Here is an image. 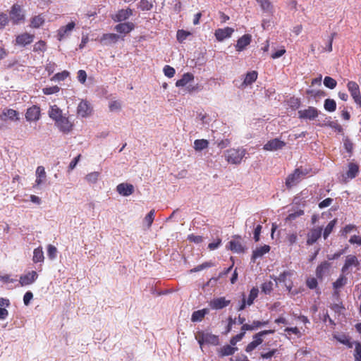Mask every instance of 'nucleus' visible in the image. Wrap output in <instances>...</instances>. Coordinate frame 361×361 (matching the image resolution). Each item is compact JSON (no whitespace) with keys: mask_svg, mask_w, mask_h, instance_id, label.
<instances>
[{"mask_svg":"<svg viewBox=\"0 0 361 361\" xmlns=\"http://www.w3.org/2000/svg\"><path fill=\"white\" fill-rule=\"evenodd\" d=\"M60 90V87L57 85L51 86V87H46L42 89V92L46 95H50L55 93L59 92Z\"/></svg>","mask_w":361,"mask_h":361,"instance_id":"51","label":"nucleus"},{"mask_svg":"<svg viewBox=\"0 0 361 361\" xmlns=\"http://www.w3.org/2000/svg\"><path fill=\"white\" fill-rule=\"evenodd\" d=\"M298 114L299 118L312 121L318 116L319 111L315 107L309 106L306 109L298 111Z\"/></svg>","mask_w":361,"mask_h":361,"instance_id":"8","label":"nucleus"},{"mask_svg":"<svg viewBox=\"0 0 361 361\" xmlns=\"http://www.w3.org/2000/svg\"><path fill=\"white\" fill-rule=\"evenodd\" d=\"M259 290L257 288H252L250 292L248 298L246 300V302L247 305H251L253 304L254 300L258 295Z\"/></svg>","mask_w":361,"mask_h":361,"instance_id":"44","label":"nucleus"},{"mask_svg":"<svg viewBox=\"0 0 361 361\" xmlns=\"http://www.w3.org/2000/svg\"><path fill=\"white\" fill-rule=\"evenodd\" d=\"M209 146V142L207 140L200 139L195 140L194 142V149L196 151H202Z\"/></svg>","mask_w":361,"mask_h":361,"instance_id":"38","label":"nucleus"},{"mask_svg":"<svg viewBox=\"0 0 361 361\" xmlns=\"http://www.w3.org/2000/svg\"><path fill=\"white\" fill-rule=\"evenodd\" d=\"M190 35L189 32L183 30H179L177 32V39L179 42H183Z\"/></svg>","mask_w":361,"mask_h":361,"instance_id":"58","label":"nucleus"},{"mask_svg":"<svg viewBox=\"0 0 361 361\" xmlns=\"http://www.w3.org/2000/svg\"><path fill=\"white\" fill-rule=\"evenodd\" d=\"M49 116L54 121H57L61 116H63L62 110L58 107L56 105L51 106L49 111H48Z\"/></svg>","mask_w":361,"mask_h":361,"instance_id":"28","label":"nucleus"},{"mask_svg":"<svg viewBox=\"0 0 361 361\" xmlns=\"http://www.w3.org/2000/svg\"><path fill=\"white\" fill-rule=\"evenodd\" d=\"M343 146L345 149L349 152L351 153L353 149V142L348 139V137L343 138Z\"/></svg>","mask_w":361,"mask_h":361,"instance_id":"60","label":"nucleus"},{"mask_svg":"<svg viewBox=\"0 0 361 361\" xmlns=\"http://www.w3.org/2000/svg\"><path fill=\"white\" fill-rule=\"evenodd\" d=\"M134 28V25L132 23H119L116 25L115 30L120 33L127 34L133 30Z\"/></svg>","mask_w":361,"mask_h":361,"instance_id":"27","label":"nucleus"},{"mask_svg":"<svg viewBox=\"0 0 361 361\" xmlns=\"http://www.w3.org/2000/svg\"><path fill=\"white\" fill-rule=\"evenodd\" d=\"M214 264L213 263H212L211 262H204L202 263V264H200L197 267H195V268H193L192 269H191V272H197V271H200L204 269H207V268H209V267H212Z\"/></svg>","mask_w":361,"mask_h":361,"instance_id":"54","label":"nucleus"},{"mask_svg":"<svg viewBox=\"0 0 361 361\" xmlns=\"http://www.w3.org/2000/svg\"><path fill=\"white\" fill-rule=\"evenodd\" d=\"M118 193L123 197H128L132 195L135 191L134 186L128 183H122L116 186Z\"/></svg>","mask_w":361,"mask_h":361,"instance_id":"15","label":"nucleus"},{"mask_svg":"<svg viewBox=\"0 0 361 361\" xmlns=\"http://www.w3.org/2000/svg\"><path fill=\"white\" fill-rule=\"evenodd\" d=\"M331 264L327 261L322 262L316 269V276L318 279H322L329 271Z\"/></svg>","mask_w":361,"mask_h":361,"instance_id":"22","label":"nucleus"},{"mask_svg":"<svg viewBox=\"0 0 361 361\" xmlns=\"http://www.w3.org/2000/svg\"><path fill=\"white\" fill-rule=\"evenodd\" d=\"M33 51L35 52H44L46 51V43L44 41L40 40L36 42L33 47Z\"/></svg>","mask_w":361,"mask_h":361,"instance_id":"49","label":"nucleus"},{"mask_svg":"<svg viewBox=\"0 0 361 361\" xmlns=\"http://www.w3.org/2000/svg\"><path fill=\"white\" fill-rule=\"evenodd\" d=\"M25 118L29 122L37 121L40 118V108L33 105L27 109Z\"/></svg>","mask_w":361,"mask_h":361,"instance_id":"12","label":"nucleus"},{"mask_svg":"<svg viewBox=\"0 0 361 361\" xmlns=\"http://www.w3.org/2000/svg\"><path fill=\"white\" fill-rule=\"evenodd\" d=\"M324 85L326 87L333 90L336 87L337 82L334 78L329 76H326L324 79Z\"/></svg>","mask_w":361,"mask_h":361,"instance_id":"47","label":"nucleus"},{"mask_svg":"<svg viewBox=\"0 0 361 361\" xmlns=\"http://www.w3.org/2000/svg\"><path fill=\"white\" fill-rule=\"evenodd\" d=\"M324 107L326 111H329V112H333L336 109V103L332 99H326L324 101Z\"/></svg>","mask_w":361,"mask_h":361,"instance_id":"41","label":"nucleus"},{"mask_svg":"<svg viewBox=\"0 0 361 361\" xmlns=\"http://www.w3.org/2000/svg\"><path fill=\"white\" fill-rule=\"evenodd\" d=\"M231 300H226L224 297L214 298L209 302V307L212 310H221L227 307Z\"/></svg>","mask_w":361,"mask_h":361,"instance_id":"16","label":"nucleus"},{"mask_svg":"<svg viewBox=\"0 0 361 361\" xmlns=\"http://www.w3.org/2000/svg\"><path fill=\"white\" fill-rule=\"evenodd\" d=\"M34 38V35L24 32L16 36V44L20 47H25L26 45L31 44L33 42Z\"/></svg>","mask_w":361,"mask_h":361,"instance_id":"14","label":"nucleus"},{"mask_svg":"<svg viewBox=\"0 0 361 361\" xmlns=\"http://www.w3.org/2000/svg\"><path fill=\"white\" fill-rule=\"evenodd\" d=\"M259 218V216L257 214H253L249 218H247L245 221V227H249L250 228L254 227L255 223L257 221V219Z\"/></svg>","mask_w":361,"mask_h":361,"instance_id":"46","label":"nucleus"},{"mask_svg":"<svg viewBox=\"0 0 361 361\" xmlns=\"http://www.w3.org/2000/svg\"><path fill=\"white\" fill-rule=\"evenodd\" d=\"M259 4L262 10L270 15H273L274 12V8L272 3L269 0H256Z\"/></svg>","mask_w":361,"mask_h":361,"instance_id":"24","label":"nucleus"},{"mask_svg":"<svg viewBox=\"0 0 361 361\" xmlns=\"http://www.w3.org/2000/svg\"><path fill=\"white\" fill-rule=\"evenodd\" d=\"M77 112L83 118L87 117L92 112L90 104L87 101H81L78 106Z\"/></svg>","mask_w":361,"mask_h":361,"instance_id":"18","label":"nucleus"},{"mask_svg":"<svg viewBox=\"0 0 361 361\" xmlns=\"http://www.w3.org/2000/svg\"><path fill=\"white\" fill-rule=\"evenodd\" d=\"M270 250V246L267 245H264V246H261L259 247L256 248L252 253V259H256L259 257H262L266 253L269 252Z\"/></svg>","mask_w":361,"mask_h":361,"instance_id":"32","label":"nucleus"},{"mask_svg":"<svg viewBox=\"0 0 361 361\" xmlns=\"http://www.w3.org/2000/svg\"><path fill=\"white\" fill-rule=\"evenodd\" d=\"M347 87L354 102L358 107H361V95L359 85L354 81H349Z\"/></svg>","mask_w":361,"mask_h":361,"instance_id":"5","label":"nucleus"},{"mask_svg":"<svg viewBox=\"0 0 361 361\" xmlns=\"http://www.w3.org/2000/svg\"><path fill=\"white\" fill-rule=\"evenodd\" d=\"M10 17L14 24H19L24 20L25 16L19 5L14 4L11 7Z\"/></svg>","mask_w":361,"mask_h":361,"instance_id":"9","label":"nucleus"},{"mask_svg":"<svg viewBox=\"0 0 361 361\" xmlns=\"http://www.w3.org/2000/svg\"><path fill=\"white\" fill-rule=\"evenodd\" d=\"M273 285L274 283L271 281L264 282L262 285V292H264L265 294H269L271 291L273 290Z\"/></svg>","mask_w":361,"mask_h":361,"instance_id":"57","label":"nucleus"},{"mask_svg":"<svg viewBox=\"0 0 361 361\" xmlns=\"http://www.w3.org/2000/svg\"><path fill=\"white\" fill-rule=\"evenodd\" d=\"M306 174V170L303 171L300 169H295L294 173L289 175L286 179V184L287 187L291 188L292 186L296 185L300 180L301 177L305 176Z\"/></svg>","mask_w":361,"mask_h":361,"instance_id":"6","label":"nucleus"},{"mask_svg":"<svg viewBox=\"0 0 361 361\" xmlns=\"http://www.w3.org/2000/svg\"><path fill=\"white\" fill-rule=\"evenodd\" d=\"M334 338L341 343L344 344L349 348H352L353 346L348 336L345 334H335L334 335Z\"/></svg>","mask_w":361,"mask_h":361,"instance_id":"40","label":"nucleus"},{"mask_svg":"<svg viewBox=\"0 0 361 361\" xmlns=\"http://www.w3.org/2000/svg\"><path fill=\"white\" fill-rule=\"evenodd\" d=\"M229 248L234 252L240 253L243 251V247L240 242L231 240L229 242Z\"/></svg>","mask_w":361,"mask_h":361,"instance_id":"43","label":"nucleus"},{"mask_svg":"<svg viewBox=\"0 0 361 361\" xmlns=\"http://www.w3.org/2000/svg\"><path fill=\"white\" fill-rule=\"evenodd\" d=\"M75 24L74 22H71L66 26L61 27L58 30V39L61 41L68 37L75 27Z\"/></svg>","mask_w":361,"mask_h":361,"instance_id":"19","label":"nucleus"},{"mask_svg":"<svg viewBox=\"0 0 361 361\" xmlns=\"http://www.w3.org/2000/svg\"><path fill=\"white\" fill-rule=\"evenodd\" d=\"M154 219V210H151L145 216V221L147 224V227L149 228Z\"/></svg>","mask_w":361,"mask_h":361,"instance_id":"61","label":"nucleus"},{"mask_svg":"<svg viewBox=\"0 0 361 361\" xmlns=\"http://www.w3.org/2000/svg\"><path fill=\"white\" fill-rule=\"evenodd\" d=\"M322 231L321 227L312 229L307 235V244L309 245L314 244L320 238Z\"/></svg>","mask_w":361,"mask_h":361,"instance_id":"21","label":"nucleus"},{"mask_svg":"<svg viewBox=\"0 0 361 361\" xmlns=\"http://www.w3.org/2000/svg\"><path fill=\"white\" fill-rule=\"evenodd\" d=\"M44 22L45 18L42 14L35 16L30 19V27L37 29L43 25Z\"/></svg>","mask_w":361,"mask_h":361,"instance_id":"29","label":"nucleus"},{"mask_svg":"<svg viewBox=\"0 0 361 361\" xmlns=\"http://www.w3.org/2000/svg\"><path fill=\"white\" fill-rule=\"evenodd\" d=\"M304 214V211L302 209H298L296 212L290 213L286 217V220L288 221H292L295 220L297 217L300 216Z\"/></svg>","mask_w":361,"mask_h":361,"instance_id":"53","label":"nucleus"},{"mask_svg":"<svg viewBox=\"0 0 361 361\" xmlns=\"http://www.w3.org/2000/svg\"><path fill=\"white\" fill-rule=\"evenodd\" d=\"M195 339L201 348L204 344L217 345L219 343V336L208 331H197L195 335Z\"/></svg>","mask_w":361,"mask_h":361,"instance_id":"2","label":"nucleus"},{"mask_svg":"<svg viewBox=\"0 0 361 361\" xmlns=\"http://www.w3.org/2000/svg\"><path fill=\"white\" fill-rule=\"evenodd\" d=\"M0 119L3 121H18L19 118V113L12 109H5L0 115Z\"/></svg>","mask_w":361,"mask_h":361,"instance_id":"11","label":"nucleus"},{"mask_svg":"<svg viewBox=\"0 0 361 361\" xmlns=\"http://www.w3.org/2000/svg\"><path fill=\"white\" fill-rule=\"evenodd\" d=\"M188 240L190 242L198 244L202 242L203 238L201 235H195L194 234H190L188 236Z\"/></svg>","mask_w":361,"mask_h":361,"instance_id":"63","label":"nucleus"},{"mask_svg":"<svg viewBox=\"0 0 361 361\" xmlns=\"http://www.w3.org/2000/svg\"><path fill=\"white\" fill-rule=\"evenodd\" d=\"M46 177L44 168L42 166H38L36 170L35 185L38 186L42 184L45 181Z\"/></svg>","mask_w":361,"mask_h":361,"instance_id":"25","label":"nucleus"},{"mask_svg":"<svg viewBox=\"0 0 361 361\" xmlns=\"http://www.w3.org/2000/svg\"><path fill=\"white\" fill-rule=\"evenodd\" d=\"M163 71H164V75L169 78L173 77L175 75V73H176L175 69L173 67L168 66V65H166L164 67Z\"/></svg>","mask_w":361,"mask_h":361,"instance_id":"59","label":"nucleus"},{"mask_svg":"<svg viewBox=\"0 0 361 361\" xmlns=\"http://www.w3.org/2000/svg\"><path fill=\"white\" fill-rule=\"evenodd\" d=\"M286 145V143L278 139L274 138L269 140L263 147L266 151H276L282 149Z\"/></svg>","mask_w":361,"mask_h":361,"instance_id":"13","label":"nucleus"},{"mask_svg":"<svg viewBox=\"0 0 361 361\" xmlns=\"http://www.w3.org/2000/svg\"><path fill=\"white\" fill-rule=\"evenodd\" d=\"M208 313V310L207 309H202L197 311H195L192 314L191 320L193 322H197L202 320L204 316Z\"/></svg>","mask_w":361,"mask_h":361,"instance_id":"36","label":"nucleus"},{"mask_svg":"<svg viewBox=\"0 0 361 361\" xmlns=\"http://www.w3.org/2000/svg\"><path fill=\"white\" fill-rule=\"evenodd\" d=\"M119 39V36L114 33H109L103 35L101 42L104 45H109L117 42Z\"/></svg>","mask_w":361,"mask_h":361,"instance_id":"26","label":"nucleus"},{"mask_svg":"<svg viewBox=\"0 0 361 361\" xmlns=\"http://www.w3.org/2000/svg\"><path fill=\"white\" fill-rule=\"evenodd\" d=\"M8 23V17L7 14L0 13V30L3 29Z\"/></svg>","mask_w":361,"mask_h":361,"instance_id":"62","label":"nucleus"},{"mask_svg":"<svg viewBox=\"0 0 361 361\" xmlns=\"http://www.w3.org/2000/svg\"><path fill=\"white\" fill-rule=\"evenodd\" d=\"M153 7V0H140L138 8L142 11H149Z\"/></svg>","mask_w":361,"mask_h":361,"instance_id":"42","label":"nucleus"},{"mask_svg":"<svg viewBox=\"0 0 361 361\" xmlns=\"http://www.w3.org/2000/svg\"><path fill=\"white\" fill-rule=\"evenodd\" d=\"M57 252V249L55 246L52 245L47 246V256L50 259H54L56 257Z\"/></svg>","mask_w":361,"mask_h":361,"instance_id":"52","label":"nucleus"},{"mask_svg":"<svg viewBox=\"0 0 361 361\" xmlns=\"http://www.w3.org/2000/svg\"><path fill=\"white\" fill-rule=\"evenodd\" d=\"M109 107L111 111H116L121 109V105L118 101H112L109 103Z\"/></svg>","mask_w":361,"mask_h":361,"instance_id":"64","label":"nucleus"},{"mask_svg":"<svg viewBox=\"0 0 361 361\" xmlns=\"http://www.w3.org/2000/svg\"><path fill=\"white\" fill-rule=\"evenodd\" d=\"M257 78V73L256 71H251L246 74L243 85L245 86L251 85Z\"/></svg>","mask_w":361,"mask_h":361,"instance_id":"37","label":"nucleus"},{"mask_svg":"<svg viewBox=\"0 0 361 361\" xmlns=\"http://www.w3.org/2000/svg\"><path fill=\"white\" fill-rule=\"evenodd\" d=\"M284 331L286 333V336H290V334L296 335L298 338H300L302 336L301 332L297 327H287Z\"/></svg>","mask_w":361,"mask_h":361,"instance_id":"56","label":"nucleus"},{"mask_svg":"<svg viewBox=\"0 0 361 361\" xmlns=\"http://www.w3.org/2000/svg\"><path fill=\"white\" fill-rule=\"evenodd\" d=\"M133 13V11L130 8H128V9H122V10H120L118 13L115 16V18H114V20L115 21H118V22H121V21H123L126 19H128Z\"/></svg>","mask_w":361,"mask_h":361,"instance_id":"31","label":"nucleus"},{"mask_svg":"<svg viewBox=\"0 0 361 361\" xmlns=\"http://www.w3.org/2000/svg\"><path fill=\"white\" fill-rule=\"evenodd\" d=\"M55 126L63 133H69L73 128V124L69 121L68 118L64 115L61 116L55 121Z\"/></svg>","mask_w":361,"mask_h":361,"instance_id":"7","label":"nucleus"},{"mask_svg":"<svg viewBox=\"0 0 361 361\" xmlns=\"http://www.w3.org/2000/svg\"><path fill=\"white\" fill-rule=\"evenodd\" d=\"M37 277L38 274L35 271H28L20 276L19 283L22 286H28L33 283Z\"/></svg>","mask_w":361,"mask_h":361,"instance_id":"10","label":"nucleus"},{"mask_svg":"<svg viewBox=\"0 0 361 361\" xmlns=\"http://www.w3.org/2000/svg\"><path fill=\"white\" fill-rule=\"evenodd\" d=\"M99 176V173L94 171L88 173L86 176L85 179L89 183H95L98 180Z\"/></svg>","mask_w":361,"mask_h":361,"instance_id":"50","label":"nucleus"},{"mask_svg":"<svg viewBox=\"0 0 361 361\" xmlns=\"http://www.w3.org/2000/svg\"><path fill=\"white\" fill-rule=\"evenodd\" d=\"M345 275V274L342 273V274L340 275L337 280L334 282L333 287L334 289H339L347 283L348 279Z\"/></svg>","mask_w":361,"mask_h":361,"instance_id":"39","label":"nucleus"},{"mask_svg":"<svg viewBox=\"0 0 361 361\" xmlns=\"http://www.w3.org/2000/svg\"><path fill=\"white\" fill-rule=\"evenodd\" d=\"M354 357L355 361H361V343L359 342L355 343Z\"/></svg>","mask_w":361,"mask_h":361,"instance_id":"55","label":"nucleus"},{"mask_svg":"<svg viewBox=\"0 0 361 361\" xmlns=\"http://www.w3.org/2000/svg\"><path fill=\"white\" fill-rule=\"evenodd\" d=\"M193 79H194V76L192 73H185V74H183V75L182 76V78L180 80L176 81V85L177 87H184L188 82L193 80Z\"/></svg>","mask_w":361,"mask_h":361,"instance_id":"34","label":"nucleus"},{"mask_svg":"<svg viewBox=\"0 0 361 361\" xmlns=\"http://www.w3.org/2000/svg\"><path fill=\"white\" fill-rule=\"evenodd\" d=\"M237 350L238 348L231 345H226L220 348L219 354L221 357L228 356L233 355Z\"/></svg>","mask_w":361,"mask_h":361,"instance_id":"30","label":"nucleus"},{"mask_svg":"<svg viewBox=\"0 0 361 361\" xmlns=\"http://www.w3.org/2000/svg\"><path fill=\"white\" fill-rule=\"evenodd\" d=\"M246 154L247 150L242 147L231 148L225 151L224 157L228 163L238 165L241 163Z\"/></svg>","mask_w":361,"mask_h":361,"instance_id":"1","label":"nucleus"},{"mask_svg":"<svg viewBox=\"0 0 361 361\" xmlns=\"http://www.w3.org/2000/svg\"><path fill=\"white\" fill-rule=\"evenodd\" d=\"M44 256L42 247L35 248L33 251L32 261L35 263H42L44 262Z\"/></svg>","mask_w":361,"mask_h":361,"instance_id":"35","label":"nucleus"},{"mask_svg":"<svg viewBox=\"0 0 361 361\" xmlns=\"http://www.w3.org/2000/svg\"><path fill=\"white\" fill-rule=\"evenodd\" d=\"M252 40V36L249 34H245L239 38L235 45V49L238 51H243L245 47L249 45Z\"/></svg>","mask_w":361,"mask_h":361,"instance_id":"20","label":"nucleus"},{"mask_svg":"<svg viewBox=\"0 0 361 361\" xmlns=\"http://www.w3.org/2000/svg\"><path fill=\"white\" fill-rule=\"evenodd\" d=\"M336 224V219H334V220L331 221L328 224V225L326 226V228H324V233H323V236H324V239H326L327 237L329 235V234L331 233Z\"/></svg>","mask_w":361,"mask_h":361,"instance_id":"45","label":"nucleus"},{"mask_svg":"<svg viewBox=\"0 0 361 361\" xmlns=\"http://www.w3.org/2000/svg\"><path fill=\"white\" fill-rule=\"evenodd\" d=\"M360 262L357 257L353 255H349L346 256L345 263L341 269V272L343 274H348L352 271L353 268H355L357 270H359L360 267Z\"/></svg>","mask_w":361,"mask_h":361,"instance_id":"3","label":"nucleus"},{"mask_svg":"<svg viewBox=\"0 0 361 361\" xmlns=\"http://www.w3.org/2000/svg\"><path fill=\"white\" fill-rule=\"evenodd\" d=\"M293 272L292 271H285L281 273L278 277L271 276V278L274 280L276 284L278 283H283L286 286V289L290 292L293 287V282L290 280L291 276H293Z\"/></svg>","mask_w":361,"mask_h":361,"instance_id":"4","label":"nucleus"},{"mask_svg":"<svg viewBox=\"0 0 361 361\" xmlns=\"http://www.w3.org/2000/svg\"><path fill=\"white\" fill-rule=\"evenodd\" d=\"M274 332H275V330H271V329L259 331V333H257L253 336V341L257 343V345H259L263 342L262 337L264 336L272 334Z\"/></svg>","mask_w":361,"mask_h":361,"instance_id":"33","label":"nucleus"},{"mask_svg":"<svg viewBox=\"0 0 361 361\" xmlns=\"http://www.w3.org/2000/svg\"><path fill=\"white\" fill-rule=\"evenodd\" d=\"M69 75V72L67 71H63L61 73H58L55 74L51 79L52 81H61L64 80Z\"/></svg>","mask_w":361,"mask_h":361,"instance_id":"48","label":"nucleus"},{"mask_svg":"<svg viewBox=\"0 0 361 361\" xmlns=\"http://www.w3.org/2000/svg\"><path fill=\"white\" fill-rule=\"evenodd\" d=\"M359 172V166L357 164L350 162L348 164V170L347 171L345 176H343V178L345 180L346 178L353 179L357 176Z\"/></svg>","mask_w":361,"mask_h":361,"instance_id":"23","label":"nucleus"},{"mask_svg":"<svg viewBox=\"0 0 361 361\" xmlns=\"http://www.w3.org/2000/svg\"><path fill=\"white\" fill-rule=\"evenodd\" d=\"M233 32L234 29L226 27L223 29L219 28L216 30L214 35L218 41L222 42L225 39L231 37Z\"/></svg>","mask_w":361,"mask_h":361,"instance_id":"17","label":"nucleus"}]
</instances>
